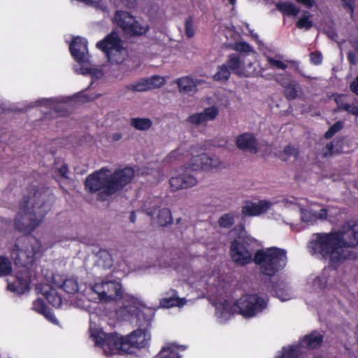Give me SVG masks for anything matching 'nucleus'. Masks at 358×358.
<instances>
[{"label":"nucleus","instance_id":"obj_1","mask_svg":"<svg viewBox=\"0 0 358 358\" xmlns=\"http://www.w3.org/2000/svg\"><path fill=\"white\" fill-rule=\"evenodd\" d=\"M307 245L308 252L328 262V266L337 270L343 263L358 258L357 252L349 250L358 246V224L345 222L338 230L315 233Z\"/></svg>","mask_w":358,"mask_h":358},{"label":"nucleus","instance_id":"obj_2","mask_svg":"<svg viewBox=\"0 0 358 358\" xmlns=\"http://www.w3.org/2000/svg\"><path fill=\"white\" fill-rule=\"evenodd\" d=\"M46 194L43 189L35 186L29 187L27 195L23 196L19 204L14 226L15 229L29 236L43 222L49 208L46 206Z\"/></svg>","mask_w":358,"mask_h":358},{"label":"nucleus","instance_id":"obj_3","mask_svg":"<svg viewBox=\"0 0 358 358\" xmlns=\"http://www.w3.org/2000/svg\"><path fill=\"white\" fill-rule=\"evenodd\" d=\"M107 167H102L90 174L84 185L90 194L98 193L97 200L104 201L118 191L126 187L134 176V171L131 167L115 170L112 174Z\"/></svg>","mask_w":358,"mask_h":358},{"label":"nucleus","instance_id":"obj_4","mask_svg":"<svg viewBox=\"0 0 358 358\" xmlns=\"http://www.w3.org/2000/svg\"><path fill=\"white\" fill-rule=\"evenodd\" d=\"M95 345L101 348L107 356L135 353L145 348V339L140 331H133L127 336L117 332L106 334L102 331L92 334Z\"/></svg>","mask_w":358,"mask_h":358},{"label":"nucleus","instance_id":"obj_5","mask_svg":"<svg viewBox=\"0 0 358 358\" xmlns=\"http://www.w3.org/2000/svg\"><path fill=\"white\" fill-rule=\"evenodd\" d=\"M220 164L217 159L210 157L206 153L194 156L190 162L185 166L181 175L173 176L169 179L171 190L176 192L194 187L198 182L197 174L200 171H211L218 168Z\"/></svg>","mask_w":358,"mask_h":358},{"label":"nucleus","instance_id":"obj_6","mask_svg":"<svg viewBox=\"0 0 358 358\" xmlns=\"http://www.w3.org/2000/svg\"><path fill=\"white\" fill-rule=\"evenodd\" d=\"M254 263L259 266L263 275L273 277L285 268L287 263V251L277 247L257 250L255 253Z\"/></svg>","mask_w":358,"mask_h":358},{"label":"nucleus","instance_id":"obj_7","mask_svg":"<svg viewBox=\"0 0 358 358\" xmlns=\"http://www.w3.org/2000/svg\"><path fill=\"white\" fill-rule=\"evenodd\" d=\"M39 240L31 236H22L16 239L10 251V257L17 266L29 270L36 261V255L41 252Z\"/></svg>","mask_w":358,"mask_h":358},{"label":"nucleus","instance_id":"obj_8","mask_svg":"<svg viewBox=\"0 0 358 358\" xmlns=\"http://www.w3.org/2000/svg\"><path fill=\"white\" fill-rule=\"evenodd\" d=\"M114 20L117 27L127 36H144L150 29L147 22L137 19L136 17L125 10H117L114 15Z\"/></svg>","mask_w":358,"mask_h":358},{"label":"nucleus","instance_id":"obj_9","mask_svg":"<svg viewBox=\"0 0 358 358\" xmlns=\"http://www.w3.org/2000/svg\"><path fill=\"white\" fill-rule=\"evenodd\" d=\"M253 240L250 238L234 239L230 245L229 254L232 261L241 266H246L254 262L255 255L252 256L254 248L251 245Z\"/></svg>","mask_w":358,"mask_h":358},{"label":"nucleus","instance_id":"obj_10","mask_svg":"<svg viewBox=\"0 0 358 358\" xmlns=\"http://www.w3.org/2000/svg\"><path fill=\"white\" fill-rule=\"evenodd\" d=\"M236 305L244 317L250 318L262 313L267 306V301L257 294H246L239 298Z\"/></svg>","mask_w":358,"mask_h":358},{"label":"nucleus","instance_id":"obj_11","mask_svg":"<svg viewBox=\"0 0 358 358\" xmlns=\"http://www.w3.org/2000/svg\"><path fill=\"white\" fill-rule=\"evenodd\" d=\"M96 47L101 50L110 62L120 63V62L113 58V53H120L124 50L123 41L115 31H112L102 40L98 41Z\"/></svg>","mask_w":358,"mask_h":358},{"label":"nucleus","instance_id":"obj_12","mask_svg":"<svg viewBox=\"0 0 358 358\" xmlns=\"http://www.w3.org/2000/svg\"><path fill=\"white\" fill-rule=\"evenodd\" d=\"M93 290L98 299L103 302L117 301L122 298V285L116 281H107L95 283Z\"/></svg>","mask_w":358,"mask_h":358},{"label":"nucleus","instance_id":"obj_13","mask_svg":"<svg viewBox=\"0 0 358 358\" xmlns=\"http://www.w3.org/2000/svg\"><path fill=\"white\" fill-rule=\"evenodd\" d=\"M135 315L136 317V324L138 328L136 331L140 332L145 336V348L149 344L150 340V334L149 332V327H151L152 320L154 317V310L150 308L143 307L142 308H136L135 310Z\"/></svg>","mask_w":358,"mask_h":358},{"label":"nucleus","instance_id":"obj_14","mask_svg":"<svg viewBox=\"0 0 358 358\" xmlns=\"http://www.w3.org/2000/svg\"><path fill=\"white\" fill-rule=\"evenodd\" d=\"M31 273L29 270L19 271L13 281H8V289L17 294H23L30 289Z\"/></svg>","mask_w":358,"mask_h":358},{"label":"nucleus","instance_id":"obj_15","mask_svg":"<svg viewBox=\"0 0 358 358\" xmlns=\"http://www.w3.org/2000/svg\"><path fill=\"white\" fill-rule=\"evenodd\" d=\"M52 283L69 294H75L79 290L78 279L73 276L53 273Z\"/></svg>","mask_w":358,"mask_h":358},{"label":"nucleus","instance_id":"obj_16","mask_svg":"<svg viewBox=\"0 0 358 358\" xmlns=\"http://www.w3.org/2000/svg\"><path fill=\"white\" fill-rule=\"evenodd\" d=\"M69 50L74 60L80 64L85 63L87 59L85 54L87 52V41L80 37H74L69 45Z\"/></svg>","mask_w":358,"mask_h":358},{"label":"nucleus","instance_id":"obj_17","mask_svg":"<svg viewBox=\"0 0 358 358\" xmlns=\"http://www.w3.org/2000/svg\"><path fill=\"white\" fill-rule=\"evenodd\" d=\"M271 206V202L267 200H260L258 203L248 201L241 212L244 216L255 217L267 212Z\"/></svg>","mask_w":358,"mask_h":358},{"label":"nucleus","instance_id":"obj_18","mask_svg":"<svg viewBox=\"0 0 358 358\" xmlns=\"http://www.w3.org/2000/svg\"><path fill=\"white\" fill-rule=\"evenodd\" d=\"M236 144L238 148L243 151L257 154L259 152L258 142L252 134L243 133L237 136Z\"/></svg>","mask_w":358,"mask_h":358},{"label":"nucleus","instance_id":"obj_19","mask_svg":"<svg viewBox=\"0 0 358 358\" xmlns=\"http://www.w3.org/2000/svg\"><path fill=\"white\" fill-rule=\"evenodd\" d=\"M218 115V109L215 106L205 108L201 113H196L189 115L187 121L191 124L199 125L208 121L215 120Z\"/></svg>","mask_w":358,"mask_h":358},{"label":"nucleus","instance_id":"obj_20","mask_svg":"<svg viewBox=\"0 0 358 358\" xmlns=\"http://www.w3.org/2000/svg\"><path fill=\"white\" fill-rule=\"evenodd\" d=\"M178 90L185 94L195 93L198 85L203 84L205 81L201 79H193L190 76L179 78L176 81Z\"/></svg>","mask_w":358,"mask_h":358},{"label":"nucleus","instance_id":"obj_21","mask_svg":"<svg viewBox=\"0 0 358 358\" xmlns=\"http://www.w3.org/2000/svg\"><path fill=\"white\" fill-rule=\"evenodd\" d=\"M165 80L160 76H152L150 78L145 79L135 85H131L134 91L143 92L154 88H159L164 85Z\"/></svg>","mask_w":358,"mask_h":358},{"label":"nucleus","instance_id":"obj_22","mask_svg":"<svg viewBox=\"0 0 358 358\" xmlns=\"http://www.w3.org/2000/svg\"><path fill=\"white\" fill-rule=\"evenodd\" d=\"M224 65H227V68L231 72L240 77H248V75L245 74L242 69L243 61L241 59V55L230 54Z\"/></svg>","mask_w":358,"mask_h":358},{"label":"nucleus","instance_id":"obj_23","mask_svg":"<svg viewBox=\"0 0 358 358\" xmlns=\"http://www.w3.org/2000/svg\"><path fill=\"white\" fill-rule=\"evenodd\" d=\"M185 350H186L185 345L169 343L166 346H163L152 358H181L178 350L183 351Z\"/></svg>","mask_w":358,"mask_h":358},{"label":"nucleus","instance_id":"obj_24","mask_svg":"<svg viewBox=\"0 0 358 358\" xmlns=\"http://www.w3.org/2000/svg\"><path fill=\"white\" fill-rule=\"evenodd\" d=\"M41 293L44 296L48 302L53 307H61L62 304V298L54 287L48 285H45L41 287Z\"/></svg>","mask_w":358,"mask_h":358},{"label":"nucleus","instance_id":"obj_25","mask_svg":"<svg viewBox=\"0 0 358 358\" xmlns=\"http://www.w3.org/2000/svg\"><path fill=\"white\" fill-rule=\"evenodd\" d=\"M323 340V335L317 330H314L303 337L302 343L307 348L317 349L322 345Z\"/></svg>","mask_w":358,"mask_h":358},{"label":"nucleus","instance_id":"obj_26","mask_svg":"<svg viewBox=\"0 0 358 358\" xmlns=\"http://www.w3.org/2000/svg\"><path fill=\"white\" fill-rule=\"evenodd\" d=\"M328 211L326 208H322L319 211L305 210L303 212L302 218L305 222H315L318 220H326Z\"/></svg>","mask_w":358,"mask_h":358},{"label":"nucleus","instance_id":"obj_27","mask_svg":"<svg viewBox=\"0 0 358 358\" xmlns=\"http://www.w3.org/2000/svg\"><path fill=\"white\" fill-rule=\"evenodd\" d=\"M270 292L272 294H275L281 301H285L287 299V289H286L283 282L278 281L272 282L270 288Z\"/></svg>","mask_w":358,"mask_h":358},{"label":"nucleus","instance_id":"obj_28","mask_svg":"<svg viewBox=\"0 0 358 358\" xmlns=\"http://www.w3.org/2000/svg\"><path fill=\"white\" fill-rule=\"evenodd\" d=\"M98 263L106 268H110L113 265L111 253L105 249H100L96 253Z\"/></svg>","mask_w":358,"mask_h":358},{"label":"nucleus","instance_id":"obj_29","mask_svg":"<svg viewBox=\"0 0 358 358\" xmlns=\"http://www.w3.org/2000/svg\"><path fill=\"white\" fill-rule=\"evenodd\" d=\"M157 222L160 227H166L173 223L171 212L169 208L159 209L157 213Z\"/></svg>","mask_w":358,"mask_h":358},{"label":"nucleus","instance_id":"obj_30","mask_svg":"<svg viewBox=\"0 0 358 358\" xmlns=\"http://www.w3.org/2000/svg\"><path fill=\"white\" fill-rule=\"evenodd\" d=\"M277 8L283 15L287 16H296L300 11L299 7L289 1L279 3Z\"/></svg>","mask_w":358,"mask_h":358},{"label":"nucleus","instance_id":"obj_31","mask_svg":"<svg viewBox=\"0 0 358 358\" xmlns=\"http://www.w3.org/2000/svg\"><path fill=\"white\" fill-rule=\"evenodd\" d=\"M152 125L150 118L134 117L131 120V126L139 131L148 130Z\"/></svg>","mask_w":358,"mask_h":358},{"label":"nucleus","instance_id":"obj_32","mask_svg":"<svg viewBox=\"0 0 358 358\" xmlns=\"http://www.w3.org/2000/svg\"><path fill=\"white\" fill-rule=\"evenodd\" d=\"M282 85L284 87V95L287 100L292 101L297 97V96H298V90H297L298 83L296 82L292 81L285 85Z\"/></svg>","mask_w":358,"mask_h":358},{"label":"nucleus","instance_id":"obj_33","mask_svg":"<svg viewBox=\"0 0 358 358\" xmlns=\"http://www.w3.org/2000/svg\"><path fill=\"white\" fill-rule=\"evenodd\" d=\"M235 222V215L234 213H224L220 217L217 223L221 228L230 229Z\"/></svg>","mask_w":358,"mask_h":358},{"label":"nucleus","instance_id":"obj_34","mask_svg":"<svg viewBox=\"0 0 358 358\" xmlns=\"http://www.w3.org/2000/svg\"><path fill=\"white\" fill-rule=\"evenodd\" d=\"M13 272L12 262L7 257L0 255V276L10 275Z\"/></svg>","mask_w":358,"mask_h":358},{"label":"nucleus","instance_id":"obj_35","mask_svg":"<svg viewBox=\"0 0 358 358\" xmlns=\"http://www.w3.org/2000/svg\"><path fill=\"white\" fill-rule=\"evenodd\" d=\"M231 73L227 65L223 64L218 67L217 73L213 76V80L220 82L227 81L230 78Z\"/></svg>","mask_w":358,"mask_h":358},{"label":"nucleus","instance_id":"obj_36","mask_svg":"<svg viewBox=\"0 0 358 358\" xmlns=\"http://www.w3.org/2000/svg\"><path fill=\"white\" fill-rule=\"evenodd\" d=\"M185 299L179 297L163 298L160 300V305L164 308L180 306L185 304Z\"/></svg>","mask_w":358,"mask_h":358},{"label":"nucleus","instance_id":"obj_37","mask_svg":"<svg viewBox=\"0 0 358 358\" xmlns=\"http://www.w3.org/2000/svg\"><path fill=\"white\" fill-rule=\"evenodd\" d=\"M344 127V122L341 120L336 122L325 132L324 136L326 139L331 138L336 133L340 131Z\"/></svg>","mask_w":358,"mask_h":358},{"label":"nucleus","instance_id":"obj_38","mask_svg":"<svg viewBox=\"0 0 358 358\" xmlns=\"http://www.w3.org/2000/svg\"><path fill=\"white\" fill-rule=\"evenodd\" d=\"M300 352L297 347L290 346L288 349L283 348L282 355L276 358H299Z\"/></svg>","mask_w":358,"mask_h":358},{"label":"nucleus","instance_id":"obj_39","mask_svg":"<svg viewBox=\"0 0 358 358\" xmlns=\"http://www.w3.org/2000/svg\"><path fill=\"white\" fill-rule=\"evenodd\" d=\"M304 13L308 14V15H304L303 17H301L296 22V26L299 29H305L308 30L313 27V22L310 20V17L311 15L308 11H304Z\"/></svg>","mask_w":358,"mask_h":358},{"label":"nucleus","instance_id":"obj_40","mask_svg":"<svg viewBox=\"0 0 358 358\" xmlns=\"http://www.w3.org/2000/svg\"><path fill=\"white\" fill-rule=\"evenodd\" d=\"M193 17L189 16L185 22V32L187 38H192L195 34V30L193 25Z\"/></svg>","mask_w":358,"mask_h":358},{"label":"nucleus","instance_id":"obj_41","mask_svg":"<svg viewBox=\"0 0 358 358\" xmlns=\"http://www.w3.org/2000/svg\"><path fill=\"white\" fill-rule=\"evenodd\" d=\"M234 50L239 52L249 53L252 52V48L246 42H238L235 43Z\"/></svg>","mask_w":358,"mask_h":358},{"label":"nucleus","instance_id":"obj_42","mask_svg":"<svg viewBox=\"0 0 358 358\" xmlns=\"http://www.w3.org/2000/svg\"><path fill=\"white\" fill-rule=\"evenodd\" d=\"M283 152L287 157L294 156L296 159H297L299 155V148L292 144L286 145L283 150Z\"/></svg>","mask_w":358,"mask_h":358},{"label":"nucleus","instance_id":"obj_43","mask_svg":"<svg viewBox=\"0 0 358 358\" xmlns=\"http://www.w3.org/2000/svg\"><path fill=\"white\" fill-rule=\"evenodd\" d=\"M267 60L268 63L271 67L282 70H285L287 68V65L280 60L274 59L271 57H268Z\"/></svg>","mask_w":358,"mask_h":358},{"label":"nucleus","instance_id":"obj_44","mask_svg":"<svg viewBox=\"0 0 358 358\" xmlns=\"http://www.w3.org/2000/svg\"><path fill=\"white\" fill-rule=\"evenodd\" d=\"M48 308L42 299H37L33 302V310L41 314Z\"/></svg>","mask_w":358,"mask_h":358},{"label":"nucleus","instance_id":"obj_45","mask_svg":"<svg viewBox=\"0 0 358 358\" xmlns=\"http://www.w3.org/2000/svg\"><path fill=\"white\" fill-rule=\"evenodd\" d=\"M310 61L314 65H320L322 62V55L320 51L312 52L310 54Z\"/></svg>","mask_w":358,"mask_h":358},{"label":"nucleus","instance_id":"obj_46","mask_svg":"<svg viewBox=\"0 0 358 358\" xmlns=\"http://www.w3.org/2000/svg\"><path fill=\"white\" fill-rule=\"evenodd\" d=\"M342 108L343 110L347 111L352 115L358 116V101H356L352 104H345Z\"/></svg>","mask_w":358,"mask_h":358},{"label":"nucleus","instance_id":"obj_47","mask_svg":"<svg viewBox=\"0 0 358 358\" xmlns=\"http://www.w3.org/2000/svg\"><path fill=\"white\" fill-rule=\"evenodd\" d=\"M344 8L348 9L352 15L355 11V0H341Z\"/></svg>","mask_w":358,"mask_h":358},{"label":"nucleus","instance_id":"obj_48","mask_svg":"<svg viewBox=\"0 0 358 358\" xmlns=\"http://www.w3.org/2000/svg\"><path fill=\"white\" fill-rule=\"evenodd\" d=\"M41 315H43L46 319L52 322L55 323L56 321V317L54 313L48 307L44 310V312L41 313Z\"/></svg>","mask_w":358,"mask_h":358},{"label":"nucleus","instance_id":"obj_49","mask_svg":"<svg viewBox=\"0 0 358 358\" xmlns=\"http://www.w3.org/2000/svg\"><path fill=\"white\" fill-rule=\"evenodd\" d=\"M298 3L302 5L306 8H311L316 4L315 0H295Z\"/></svg>","mask_w":358,"mask_h":358},{"label":"nucleus","instance_id":"obj_50","mask_svg":"<svg viewBox=\"0 0 358 358\" xmlns=\"http://www.w3.org/2000/svg\"><path fill=\"white\" fill-rule=\"evenodd\" d=\"M343 97H344L343 94H337L334 98V101L336 103L338 108L342 110H343L342 107L343 106V105L348 104V103H345L343 101Z\"/></svg>","mask_w":358,"mask_h":358},{"label":"nucleus","instance_id":"obj_51","mask_svg":"<svg viewBox=\"0 0 358 358\" xmlns=\"http://www.w3.org/2000/svg\"><path fill=\"white\" fill-rule=\"evenodd\" d=\"M347 59L351 65H355L357 62V55L354 52H348L347 53Z\"/></svg>","mask_w":358,"mask_h":358},{"label":"nucleus","instance_id":"obj_52","mask_svg":"<svg viewBox=\"0 0 358 358\" xmlns=\"http://www.w3.org/2000/svg\"><path fill=\"white\" fill-rule=\"evenodd\" d=\"M325 148H326V151L324 152L323 157H327L328 156L333 155L334 149L333 143H329L327 144Z\"/></svg>","mask_w":358,"mask_h":358},{"label":"nucleus","instance_id":"obj_53","mask_svg":"<svg viewBox=\"0 0 358 358\" xmlns=\"http://www.w3.org/2000/svg\"><path fill=\"white\" fill-rule=\"evenodd\" d=\"M69 167L66 164H63L59 169L58 172L64 178H68Z\"/></svg>","mask_w":358,"mask_h":358},{"label":"nucleus","instance_id":"obj_54","mask_svg":"<svg viewBox=\"0 0 358 358\" xmlns=\"http://www.w3.org/2000/svg\"><path fill=\"white\" fill-rule=\"evenodd\" d=\"M350 87L351 91L358 96V76L355 78V80L352 82Z\"/></svg>","mask_w":358,"mask_h":358},{"label":"nucleus","instance_id":"obj_55","mask_svg":"<svg viewBox=\"0 0 358 358\" xmlns=\"http://www.w3.org/2000/svg\"><path fill=\"white\" fill-rule=\"evenodd\" d=\"M124 6L129 8L134 7L136 3V0H119Z\"/></svg>","mask_w":358,"mask_h":358},{"label":"nucleus","instance_id":"obj_56","mask_svg":"<svg viewBox=\"0 0 358 358\" xmlns=\"http://www.w3.org/2000/svg\"><path fill=\"white\" fill-rule=\"evenodd\" d=\"M350 43L351 46L353 48V49L358 52V37H355L352 38L350 41Z\"/></svg>","mask_w":358,"mask_h":358},{"label":"nucleus","instance_id":"obj_57","mask_svg":"<svg viewBox=\"0 0 358 358\" xmlns=\"http://www.w3.org/2000/svg\"><path fill=\"white\" fill-rule=\"evenodd\" d=\"M112 138H113V141H118L122 139V134L121 133H118V132L114 133V134H113Z\"/></svg>","mask_w":358,"mask_h":358},{"label":"nucleus","instance_id":"obj_58","mask_svg":"<svg viewBox=\"0 0 358 358\" xmlns=\"http://www.w3.org/2000/svg\"><path fill=\"white\" fill-rule=\"evenodd\" d=\"M136 220V216L135 212L132 211L129 216V220L131 222L134 223V222H135Z\"/></svg>","mask_w":358,"mask_h":358},{"label":"nucleus","instance_id":"obj_59","mask_svg":"<svg viewBox=\"0 0 358 358\" xmlns=\"http://www.w3.org/2000/svg\"><path fill=\"white\" fill-rule=\"evenodd\" d=\"M46 101H47L46 99H42V100H38L36 102H37L38 106H41V105L45 104V103Z\"/></svg>","mask_w":358,"mask_h":358},{"label":"nucleus","instance_id":"obj_60","mask_svg":"<svg viewBox=\"0 0 358 358\" xmlns=\"http://www.w3.org/2000/svg\"><path fill=\"white\" fill-rule=\"evenodd\" d=\"M230 4L235 5L236 0H228Z\"/></svg>","mask_w":358,"mask_h":358},{"label":"nucleus","instance_id":"obj_61","mask_svg":"<svg viewBox=\"0 0 358 358\" xmlns=\"http://www.w3.org/2000/svg\"><path fill=\"white\" fill-rule=\"evenodd\" d=\"M180 220H181L180 218L177 219V220H176L177 224L180 222Z\"/></svg>","mask_w":358,"mask_h":358},{"label":"nucleus","instance_id":"obj_62","mask_svg":"<svg viewBox=\"0 0 358 358\" xmlns=\"http://www.w3.org/2000/svg\"><path fill=\"white\" fill-rule=\"evenodd\" d=\"M241 229H244V225H243V224H241Z\"/></svg>","mask_w":358,"mask_h":358},{"label":"nucleus","instance_id":"obj_63","mask_svg":"<svg viewBox=\"0 0 358 358\" xmlns=\"http://www.w3.org/2000/svg\"><path fill=\"white\" fill-rule=\"evenodd\" d=\"M357 327H358V324H357Z\"/></svg>","mask_w":358,"mask_h":358}]
</instances>
